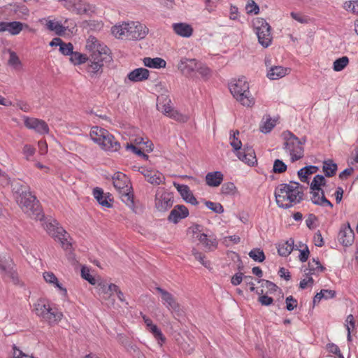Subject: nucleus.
<instances>
[{"label": "nucleus", "instance_id": "1", "mask_svg": "<svg viewBox=\"0 0 358 358\" xmlns=\"http://www.w3.org/2000/svg\"><path fill=\"white\" fill-rule=\"evenodd\" d=\"M13 190L15 194L16 201L22 211L30 217L40 220L47 233L66 250L67 249L66 231L55 219L44 218L38 202L36 196L30 192L29 187L20 181H17L13 185Z\"/></svg>", "mask_w": 358, "mask_h": 358}, {"label": "nucleus", "instance_id": "2", "mask_svg": "<svg viewBox=\"0 0 358 358\" xmlns=\"http://www.w3.org/2000/svg\"><path fill=\"white\" fill-rule=\"evenodd\" d=\"M302 186L296 182L289 184H280L275 190V197L278 206L282 208H289L299 203L303 199Z\"/></svg>", "mask_w": 358, "mask_h": 358}, {"label": "nucleus", "instance_id": "3", "mask_svg": "<svg viewBox=\"0 0 358 358\" xmlns=\"http://www.w3.org/2000/svg\"><path fill=\"white\" fill-rule=\"evenodd\" d=\"M229 90L242 106L252 107L255 103V99L250 92L249 83L244 77L232 80L229 85Z\"/></svg>", "mask_w": 358, "mask_h": 358}, {"label": "nucleus", "instance_id": "4", "mask_svg": "<svg viewBox=\"0 0 358 358\" xmlns=\"http://www.w3.org/2000/svg\"><path fill=\"white\" fill-rule=\"evenodd\" d=\"M34 312L42 320L53 324L61 320L63 317L62 312L53 307L50 301L46 299H39L34 304Z\"/></svg>", "mask_w": 358, "mask_h": 358}, {"label": "nucleus", "instance_id": "5", "mask_svg": "<svg viewBox=\"0 0 358 358\" xmlns=\"http://www.w3.org/2000/svg\"><path fill=\"white\" fill-rule=\"evenodd\" d=\"M91 139L103 150L116 152L120 148V143L108 131L99 127H93L90 133Z\"/></svg>", "mask_w": 358, "mask_h": 358}, {"label": "nucleus", "instance_id": "6", "mask_svg": "<svg viewBox=\"0 0 358 358\" xmlns=\"http://www.w3.org/2000/svg\"><path fill=\"white\" fill-rule=\"evenodd\" d=\"M284 143L283 149L285 153L289 156L290 161L294 162L302 159L304 156L303 144L305 141H301L290 131H285L282 134Z\"/></svg>", "mask_w": 358, "mask_h": 358}, {"label": "nucleus", "instance_id": "7", "mask_svg": "<svg viewBox=\"0 0 358 358\" xmlns=\"http://www.w3.org/2000/svg\"><path fill=\"white\" fill-rule=\"evenodd\" d=\"M240 133L238 131H233L230 134L229 143L234 149L238 158L249 166H254L257 163V159L254 150L252 148H244L242 149V143L239 139Z\"/></svg>", "mask_w": 358, "mask_h": 358}, {"label": "nucleus", "instance_id": "8", "mask_svg": "<svg viewBox=\"0 0 358 358\" xmlns=\"http://www.w3.org/2000/svg\"><path fill=\"white\" fill-rule=\"evenodd\" d=\"M114 187L117 190L122 201L129 207L134 206L133 194L131 192V186L127 176L117 172L113 176Z\"/></svg>", "mask_w": 358, "mask_h": 358}, {"label": "nucleus", "instance_id": "9", "mask_svg": "<svg viewBox=\"0 0 358 358\" xmlns=\"http://www.w3.org/2000/svg\"><path fill=\"white\" fill-rule=\"evenodd\" d=\"M326 180L322 175H316L310 183L311 201L314 204L321 206L333 207V204L324 196L322 187L325 185Z\"/></svg>", "mask_w": 358, "mask_h": 358}, {"label": "nucleus", "instance_id": "10", "mask_svg": "<svg viewBox=\"0 0 358 358\" xmlns=\"http://www.w3.org/2000/svg\"><path fill=\"white\" fill-rule=\"evenodd\" d=\"M252 24L259 44L264 48H268L272 42L271 26L264 19L261 17L255 18Z\"/></svg>", "mask_w": 358, "mask_h": 358}, {"label": "nucleus", "instance_id": "11", "mask_svg": "<svg viewBox=\"0 0 358 358\" xmlns=\"http://www.w3.org/2000/svg\"><path fill=\"white\" fill-rule=\"evenodd\" d=\"M203 226L193 224L189 228V231L192 234V238L198 241L208 250H213L217 247V241L213 236H208L203 232Z\"/></svg>", "mask_w": 358, "mask_h": 358}, {"label": "nucleus", "instance_id": "12", "mask_svg": "<svg viewBox=\"0 0 358 358\" xmlns=\"http://www.w3.org/2000/svg\"><path fill=\"white\" fill-rule=\"evenodd\" d=\"M156 290L160 294L163 305L171 312L174 317L182 316L184 314L183 308L171 293L161 287H157Z\"/></svg>", "mask_w": 358, "mask_h": 358}, {"label": "nucleus", "instance_id": "13", "mask_svg": "<svg viewBox=\"0 0 358 358\" xmlns=\"http://www.w3.org/2000/svg\"><path fill=\"white\" fill-rule=\"evenodd\" d=\"M173 203V195L164 188H158L155 198V206L159 212H166Z\"/></svg>", "mask_w": 358, "mask_h": 358}, {"label": "nucleus", "instance_id": "14", "mask_svg": "<svg viewBox=\"0 0 358 358\" xmlns=\"http://www.w3.org/2000/svg\"><path fill=\"white\" fill-rule=\"evenodd\" d=\"M69 10L76 14H87L92 15L96 14L97 8L84 0H69Z\"/></svg>", "mask_w": 358, "mask_h": 358}, {"label": "nucleus", "instance_id": "15", "mask_svg": "<svg viewBox=\"0 0 358 358\" xmlns=\"http://www.w3.org/2000/svg\"><path fill=\"white\" fill-rule=\"evenodd\" d=\"M86 48L91 53L90 57L95 59L97 58L96 56L108 55L109 54V49L107 46L92 36L87 38Z\"/></svg>", "mask_w": 358, "mask_h": 358}, {"label": "nucleus", "instance_id": "16", "mask_svg": "<svg viewBox=\"0 0 358 358\" xmlns=\"http://www.w3.org/2000/svg\"><path fill=\"white\" fill-rule=\"evenodd\" d=\"M148 33V28L138 21L128 22V40H141Z\"/></svg>", "mask_w": 358, "mask_h": 358}, {"label": "nucleus", "instance_id": "17", "mask_svg": "<svg viewBox=\"0 0 358 358\" xmlns=\"http://www.w3.org/2000/svg\"><path fill=\"white\" fill-rule=\"evenodd\" d=\"M0 270L6 280H11L14 283L18 282L17 274L13 270V263L9 257H0Z\"/></svg>", "mask_w": 358, "mask_h": 358}, {"label": "nucleus", "instance_id": "18", "mask_svg": "<svg viewBox=\"0 0 358 358\" xmlns=\"http://www.w3.org/2000/svg\"><path fill=\"white\" fill-rule=\"evenodd\" d=\"M23 119L27 128L34 130L40 134H45L49 132L48 125L44 120L27 116H24Z\"/></svg>", "mask_w": 358, "mask_h": 358}, {"label": "nucleus", "instance_id": "19", "mask_svg": "<svg viewBox=\"0 0 358 358\" xmlns=\"http://www.w3.org/2000/svg\"><path fill=\"white\" fill-rule=\"evenodd\" d=\"M200 61L196 59L182 57L178 64V69L185 76L193 78L194 68H196Z\"/></svg>", "mask_w": 358, "mask_h": 358}, {"label": "nucleus", "instance_id": "20", "mask_svg": "<svg viewBox=\"0 0 358 358\" xmlns=\"http://www.w3.org/2000/svg\"><path fill=\"white\" fill-rule=\"evenodd\" d=\"M139 171L143 175L146 180L152 185H159L165 182L164 176L158 171L142 167L139 169Z\"/></svg>", "mask_w": 358, "mask_h": 358}, {"label": "nucleus", "instance_id": "21", "mask_svg": "<svg viewBox=\"0 0 358 358\" xmlns=\"http://www.w3.org/2000/svg\"><path fill=\"white\" fill-rule=\"evenodd\" d=\"M189 215V210L184 205H176L169 213L168 220L173 224L178 223L181 220Z\"/></svg>", "mask_w": 358, "mask_h": 358}, {"label": "nucleus", "instance_id": "22", "mask_svg": "<svg viewBox=\"0 0 358 358\" xmlns=\"http://www.w3.org/2000/svg\"><path fill=\"white\" fill-rule=\"evenodd\" d=\"M338 241L344 246H350L354 241V231L349 223L341 227L338 234Z\"/></svg>", "mask_w": 358, "mask_h": 358}, {"label": "nucleus", "instance_id": "23", "mask_svg": "<svg viewBox=\"0 0 358 358\" xmlns=\"http://www.w3.org/2000/svg\"><path fill=\"white\" fill-rule=\"evenodd\" d=\"M40 22L44 24L45 27L50 31H53L56 35L62 36L65 34L66 28L61 22L52 20L50 17L43 18Z\"/></svg>", "mask_w": 358, "mask_h": 358}, {"label": "nucleus", "instance_id": "24", "mask_svg": "<svg viewBox=\"0 0 358 358\" xmlns=\"http://www.w3.org/2000/svg\"><path fill=\"white\" fill-rule=\"evenodd\" d=\"M173 186L176 188L181 197L187 203L192 205L196 206L199 202L189 189V187L186 185H181L177 182H173Z\"/></svg>", "mask_w": 358, "mask_h": 358}, {"label": "nucleus", "instance_id": "25", "mask_svg": "<svg viewBox=\"0 0 358 358\" xmlns=\"http://www.w3.org/2000/svg\"><path fill=\"white\" fill-rule=\"evenodd\" d=\"M291 69L282 66H272L267 70L266 76L269 80H278L289 74Z\"/></svg>", "mask_w": 358, "mask_h": 358}, {"label": "nucleus", "instance_id": "26", "mask_svg": "<svg viewBox=\"0 0 358 358\" xmlns=\"http://www.w3.org/2000/svg\"><path fill=\"white\" fill-rule=\"evenodd\" d=\"M43 278L46 283L54 287L58 292H61L64 295L66 294V289L64 287V285L60 282L59 279L52 272L45 271L43 273Z\"/></svg>", "mask_w": 358, "mask_h": 358}, {"label": "nucleus", "instance_id": "27", "mask_svg": "<svg viewBox=\"0 0 358 358\" xmlns=\"http://www.w3.org/2000/svg\"><path fill=\"white\" fill-rule=\"evenodd\" d=\"M157 108L159 111L166 116H168L173 109L171 99L166 94H161L157 97Z\"/></svg>", "mask_w": 358, "mask_h": 358}, {"label": "nucleus", "instance_id": "28", "mask_svg": "<svg viewBox=\"0 0 358 358\" xmlns=\"http://www.w3.org/2000/svg\"><path fill=\"white\" fill-rule=\"evenodd\" d=\"M93 196L99 202V203L104 208H110L113 199L108 194H104L103 190L99 187L93 189Z\"/></svg>", "mask_w": 358, "mask_h": 358}, {"label": "nucleus", "instance_id": "29", "mask_svg": "<svg viewBox=\"0 0 358 358\" xmlns=\"http://www.w3.org/2000/svg\"><path fill=\"white\" fill-rule=\"evenodd\" d=\"M150 72L145 68H138L131 71L128 75V79L131 82H141L148 79Z\"/></svg>", "mask_w": 358, "mask_h": 358}, {"label": "nucleus", "instance_id": "30", "mask_svg": "<svg viewBox=\"0 0 358 358\" xmlns=\"http://www.w3.org/2000/svg\"><path fill=\"white\" fill-rule=\"evenodd\" d=\"M172 27L174 32L181 37L189 38L193 34L192 27L187 23H174L173 24Z\"/></svg>", "mask_w": 358, "mask_h": 358}, {"label": "nucleus", "instance_id": "31", "mask_svg": "<svg viewBox=\"0 0 358 358\" xmlns=\"http://www.w3.org/2000/svg\"><path fill=\"white\" fill-rule=\"evenodd\" d=\"M111 34L118 39H128V22L116 24L111 27Z\"/></svg>", "mask_w": 358, "mask_h": 358}, {"label": "nucleus", "instance_id": "32", "mask_svg": "<svg viewBox=\"0 0 358 358\" xmlns=\"http://www.w3.org/2000/svg\"><path fill=\"white\" fill-rule=\"evenodd\" d=\"M324 267L318 259H313L308 264V267L303 270L304 275H318L323 272Z\"/></svg>", "mask_w": 358, "mask_h": 358}, {"label": "nucleus", "instance_id": "33", "mask_svg": "<svg viewBox=\"0 0 358 358\" xmlns=\"http://www.w3.org/2000/svg\"><path fill=\"white\" fill-rule=\"evenodd\" d=\"M108 56V55L96 56L97 58L96 59L90 57V64H89L87 69L88 72L93 74L101 72L102 67L103 66V62L106 59Z\"/></svg>", "mask_w": 358, "mask_h": 358}, {"label": "nucleus", "instance_id": "34", "mask_svg": "<svg viewBox=\"0 0 358 358\" xmlns=\"http://www.w3.org/2000/svg\"><path fill=\"white\" fill-rule=\"evenodd\" d=\"M224 178L221 171L209 172L206 176V182L209 187H216L220 186Z\"/></svg>", "mask_w": 358, "mask_h": 358}, {"label": "nucleus", "instance_id": "35", "mask_svg": "<svg viewBox=\"0 0 358 358\" xmlns=\"http://www.w3.org/2000/svg\"><path fill=\"white\" fill-rule=\"evenodd\" d=\"M143 64L145 66L153 69L165 68L166 65V61L160 57H145L143 59Z\"/></svg>", "mask_w": 358, "mask_h": 358}, {"label": "nucleus", "instance_id": "36", "mask_svg": "<svg viewBox=\"0 0 358 358\" xmlns=\"http://www.w3.org/2000/svg\"><path fill=\"white\" fill-rule=\"evenodd\" d=\"M73 46L71 43H69V59L72 63H73L75 65L76 64H80L87 60V57L81 54L80 52H73Z\"/></svg>", "mask_w": 358, "mask_h": 358}, {"label": "nucleus", "instance_id": "37", "mask_svg": "<svg viewBox=\"0 0 358 358\" xmlns=\"http://www.w3.org/2000/svg\"><path fill=\"white\" fill-rule=\"evenodd\" d=\"M294 241L292 238H289L287 241L282 242L278 245V252L280 256H288L294 248Z\"/></svg>", "mask_w": 358, "mask_h": 358}, {"label": "nucleus", "instance_id": "38", "mask_svg": "<svg viewBox=\"0 0 358 358\" xmlns=\"http://www.w3.org/2000/svg\"><path fill=\"white\" fill-rule=\"evenodd\" d=\"M275 126V120L272 119L270 115H264L260 123V131L262 133H269Z\"/></svg>", "mask_w": 358, "mask_h": 358}, {"label": "nucleus", "instance_id": "39", "mask_svg": "<svg viewBox=\"0 0 358 358\" xmlns=\"http://www.w3.org/2000/svg\"><path fill=\"white\" fill-rule=\"evenodd\" d=\"M317 171V166H308L301 169L298 171V176L301 182H306L308 181V176L311 174L315 173Z\"/></svg>", "mask_w": 358, "mask_h": 358}, {"label": "nucleus", "instance_id": "40", "mask_svg": "<svg viewBox=\"0 0 358 358\" xmlns=\"http://www.w3.org/2000/svg\"><path fill=\"white\" fill-rule=\"evenodd\" d=\"M198 69V75L197 78H201L203 80H208L211 76H212V71L211 69L207 66L205 64H203L201 62H199V64L197 65Z\"/></svg>", "mask_w": 358, "mask_h": 358}, {"label": "nucleus", "instance_id": "41", "mask_svg": "<svg viewBox=\"0 0 358 358\" xmlns=\"http://www.w3.org/2000/svg\"><path fill=\"white\" fill-rule=\"evenodd\" d=\"M147 329L153 335L157 343L160 346H162L166 341V338L163 335L162 331L157 327V326L154 324Z\"/></svg>", "mask_w": 358, "mask_h": 358}, {"label": "nucleus", "instance_id": "42", "mask_svg": "<svg viewBox=\"0 0 358 358\" xmlns=\"http://www.w3.org/2000/svg\"><path fill=\"white\" fill-rule=\"evenodd\" d=\"M322 169L327 177H331L336 174L337 164L329 159L323 162Z\"/></svg>", "mask_w": 358, "mask_h": 358}, {"label": "nucleus", "instance_id": "43", "mask_svg": "<svg viewBox=\"0 0 358 358\" xmlns=\"http://www.w3.org/2000/svg\"><path fill=\"white\" fill-rule=\"evenodd\" d=\"M27 27V24H24L18 21H13L8 22L7 31L11 35H17L23 29L24 27Z\"/></svg>", "mask_w": 358, "mask_h": 358}, {"label": "nucleus", "instance_id": "44", "mask_svg": "<svg viewBox=\"0 0 358 358\" xmlns=\"http://www.w3.org/2000/svg\"><path fill=\"white\" fill-rule=\"evenodd\" d=\"M99 286H100L101 292L108 295V298H110L113 293L116 294L120 290L119 287L113 283L106 285L105 283L101 282L99 284Z\"/></svg>", "mask_w": 358, "mask_h": 358}, {"label": "nucleus", "instance_id": "45", "mask_svg": "<svg viewBox=\"0 0 358 358\" xmlns=\"http://www.w3.org/2000/svg\"><path fill=\"white\" fill-rule=\"evenodd\" d=\"M81 277L87 280L90 284L94 285L97 281L95 277L91 273L90 268L87 266H83L80 271Z\"/></svg>", "mask_w": 358, "mask_h": 358}, {"label": "nucleus", "instance_id": "46", "mask_svg": "<svg viewBox=\"0 0 358 358\" xmlns=\"http://www.w3.org/2000/svg\"><path fill=\"white\" fill-rule=\"evenodd\" d=\"M8 64L16 70H20L22 68V62L17 54L13 51L9 52Z\"/></svg>", "mask_w": 358, "mask_h": 358}, {"label": "nucleus", "instance_id": "47", "mask_svg": "<svg viewBox=\"0 0 358 358\" xmlns=\"http://www.w3.org/2000/svg\"><path fill=\"white\" fill-rule=\"evenodd\" d=\"M349 63V59L346 56L336 59L333 64V69L335 71H341L343 70Z\"/></svg>", "mask_w": 358, "mask_h": 358}, {"label": "nucleus", "instance_id": "48", "mask_svg": "<svg viewBox=\"0 0 358 358\" xmlns=\"http://www.w3.org/2000/svg\"><path fill=\"white\" fill-rule=\"evenodd\" d=\"M222 194L234 196L237 193V189L233 182L224 183L220 189Z\"/></svg>", "mask_w": 358, "mask_h": 358}, {"label": "nucleus", "instance_id": "49", "mask_svg": "<svg viewBox=\"0 0 358 358\" xmlns=\"http://www.w3.org/2000/svg\"><path fill=\"white\" fill-rule=\"evenodd\" d=\"M192 255L196 260H198L203 266L208 269H211V264L210 261L206 260V257L201 252L197 251L196 249H193Z\"/></svg>", "mask_w": 358, "mask_h": 358}, {"label": "nucleus", "instance_id": "50", "mask_svg": "<svg viewBox=\"0 0 358 358\" xmlns=\"http://www.w3.org/2000/svg\"><path fill=\"white\" fill-rule=\"evenodd\" d=\"M345 325L348 331V340L350 341L351 331L353 330L356 327V322L354 316L352 314L347 316Z\"/></svg>", "mask_w": 358, "mask_h": 358}, {"label": "nucleus", "instance_id": "51", "mask_svg": "<svg viewBox=\"0 0 358 358\" xmlns=\"http://www.w3.org/2000/svg\"><path fill=\"white\" fill-rule=\"evenodd\" d=\"M245 9L248 15H257L259 13V7L253 0L247 1Z\"/></svg>", "mask_w": 358, "mask_h": 358}, {"label": "nucleus", "instance_id": "52", "mask_svg": "<svg viewBox=\"0 0 358 358\" xmlns=\"http://www.w3.org/2000/svg\"><path fill=\"white\" fill-rule=\"evenodd\" d=\"M343 8L352 14L358 15V1H348L343 3Z\"/></svg>", "mask_w": 358, "mask_h": 358}, {"label": "nucleus", "instance_id": "53", "mask_svg": "<svg viewBox=\"0 0 358 358\" xmlns=\"http://www.w3.org/2000/svg\"><path fill=\"white\" fill-rule=\"evenodd\" d=\"M249 256L251 257L253 260L258 262H262L265 259V255L263 252V250L260 249H255L251 250L249 252Z\"/></svg>", "mask_w": 358, "mask_h": 358}, {"label": "nucleus", "instance_id": "54", "mask_svg": "<svg viewBox=\"0 0 358 358\" xmlns=\"http://www.w3.org/2000/svg\"><path fill=\"white\" fill-rule=\"evenodd\" d=\"M168 117L176 121L182 122H185L189 119L187 115L180 113L179 111L174 110V108L168 115Z\"/></svg>", "mask_w": 358, "mask_h": 358}, {"label": "nucleus", "instance_id": "55", "mask_svg": "<svg viewBox=\"0 0 358 358\" xmlns=\"http://www.w3.org/2000/svg\"><path fill=\"white\" fill-rule=\"evenodd\" d=\"M291 17L301 24H308L310 22V18L301 13L292 12Z\"/></svg>", "mask_w": 358, "mask_h": 358}, {"label": "nucleus", "instance_id": "56", "mask_svg": "<svg viewBox=\"0 0 358 358\" xmlns=\"http://www.w3.org/2000/svg\"><path fill=\"white\" fill-rule=\"evenodd\" d=\"M206 206L216 213H222L224 212V208L220 203H215L213 201H206Z\"/></svg>", "mask_w": 358, "mask_h": 358}, {"label": "nucleus", "instance_id": "57", "mask_svg": "<svg viewBox=\"0 0 358 358\" xmlns=\"http://www.w3.org/2000/svg\"><path fill=\"white\" fill-rule=\"evenodd\" d=\"M287 170V165L280 159H275L273 163V171L275 173H282Z\"/></svg>", "mask_w": 358, "mask_h": 358}, {"label": "nucleus", "instance_id": "58", "mask_svg": "<svg viewBox=\"0 0 358 358\" xmlns=\"http://www.w3.org/2000/svg\"><path fill=\"white\" fill-rule=\"evenodd\" d=\"M126 149L127 150L131 151L133 153L136 154L137 155L142 156L145 159H148V156L143 153L142 151L143 149L141 148V147H137L133 143H127L126 144Z\"/></svg>", "mask_w": 358, "mask_h": 358}, {"label": "nucleus", "instance_id": "59", "mask_svg": "<svg viewBox=\"0 0 358 358\" xmlns=\"http://www.w3.org/2000/svg\"><path fill=\"white\" fill-rule=\"evenodd\" d=\"M89 28L92 30L99 31L103 27V22L102 20H92L86 22Z\"/></svg>", "mask_w": 358, "mask_h": 358}, {"label": "nucleus", "instance_id": "60", "mask_svg": "<svg viewBox=\"0 0 358 358\" xmlns=\"http://www.w3.org/2000/svg\"><path fill=\"white\" fill-rule=\"evenodd\" d=\"M36 149L31 145L26 144L22 149V153L26 159L29 160L35 154Z\"/></svg>", "mask_w": 358, "mask_h": 358}, {"label": "nucleus", "instance_id": "61", "mask_svg": "<svg viewBox=\"0 0 358 358\" xmlns=\"http://www.w3.org/2000/svg\"><path fill=\"white\" fill-rule=\"evenodd\" d=\"M305 278H303L299 284V286L301 289H306L308 287L313 286L314 283V280L312 278V275H304Z\"/></svg>", "mask_w": 358, "mask_h": 358}, {"label": "nucleus", "instance_id": "62", "mask_svg": "<svg viewBox=\"0 0 358 358\" xmlns=\"http://www.w3.org/2000/svg\"><path fill=\"white\" fill-rule=\"evenodd\" d=\"M296 306L297 301L292 296H289L286 298V308L287 310L292 311Z\"/></svg>", "mask_w": 358, "mask_h": 358}, {"label": "nucleus", "instance_id": "63", "mask_svg": "<svg viewBox=\"0 0 358 358\" xmlns=\"http://www.w3.org/2000/svg\"><path fill=\"white\" fill-rule=\"evenodd\" d=\"M13 358H34L32 356H29L24 354L22 350L18 349L15 345L13 347Z\"/></svg>", "mask_w": 358, "mask_h": 358}, {"label": "nucleus", "instance_id": "64", "mask_svg": "<svg viewBox=\"0 0 358 358\" xmlns=\"http://www.w3.org/2000/svg\"><path fill=\"white\" fill-rule=\"evenodd\" d=\"M313 241L316 246L322 247L324 245V240L320 231H317L313 237Z\"/></svg>", "mask_w": 358, "mask_h": 358}]
</instances>
